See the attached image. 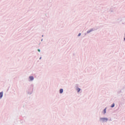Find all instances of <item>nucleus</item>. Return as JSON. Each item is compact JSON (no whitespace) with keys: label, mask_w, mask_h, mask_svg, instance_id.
<instances>
[{"label":"nucleus","mask_w":125,"mask_h":125,"mask_svg":"<svg viewBox=\"0 0 125 125\" xmlns=\"http://www.w3.org/2000/svg\"><path fill=\"white\" fill-rule=\"evenodd\" d=\"M99 121L100 123H102V124H104V123H107V122H108V118L101 117L100 118Z\"/></svg>","instance_id":"nucleus-1"},{"label":"nucleus","mask_w":125,"mask_h":125,"mask_svg":"<svg viewBox=\"0 0 125 125\" xmlns=\"http://www.w3.org/2000/svg\"><path fill=\"white\" fill-rule=\"evenodd\" d=\"M98 29V28H95V27L92 28L90 29L89 30H88L86 32V33H87V34H89V33H91V32H94V31L97 30Z\"/></svg>","instance_id":"nucleus-2"},{"label":"nucleus","mask_w":125,"mask_h":125,"mask_svg":"<svg viewBox=\"0 0 125 125\" xmlns=\"http://www.w3.org/2000/svg\"><path fill=\"white\" fill-rule=\"evenodd\" d=\"M29 82H33V81H34V76H29Z\"/></svg>","instance_id":"nucleus-3"},{"label":"nucleus","mask_w":125,"mask_h":125,"mask_svg":"<svg viewBox=\"0 0 125 125\" xmlns=\"http://www.w3.org/2000/svg\"><path fill=\"white\" fill-rule=\"evenodd\" d=\"M2 97H3V92H0V99H1V98H2Z\"/></svg>","instance_id":"nucleus-4"},{"label":"nucleus","mask_w":125,"mask_h":125,"mask_svg":"<svg viewBox=\"0 0 125 125\" xmlns=\"http://www.w3.org/2000/svg\"><path fill=\"white\" fill-rule=\"evenodd\" d=\"M32 85V91L31 92H28V94H29V95H31V94H32V93H33V91L34 90V85Z\"/></svg>","instance_id":"nucleus-5"},{"label":"nucleus","mask_w":125,"mask_h":125,"mask_svg":"<svg viewBox=\"0 0 125 125\" xmlns=\"http://www.w3.org/2000/svg\"><path fill=\"white\" fill-rule=\"evenodd\" d=\"M106 110H107V107H105L102 111V113L104 115H105V114H106Z\"/></svg>","instance_id":"nucleus-6"},{"label":"nucleus","mask_w":125,"mask_h":125,"mask_svg":"<svg viewBox=\"0 0 125 125\" xmlns=\"http://www.w3.org/2000/svg\"><path fill=\"white\" fill-rule=\"evenodd\" d=\"M76 90H77L78 93H79V92H80V91H81V88H79L78 87H77L76 88Z\"/></svg>","instance_id":"nucleus-7"},{"label":"nucleus","mask_w":125,"mask_h":125,"mask_svg":"<svg viewBox=\"0 0 125 125\" xmlns=\"http://www.w3.org/2000/svg\"><path fill=\"white\" fill-rule=\"evenodd\" d=\"M63 88H61L60 89V93L61 94H62V93H63Z\"/></svg>","instance_id":"nucleus-8"},{"label":"nucleus","mask_w":125,"mask_h":125,"mask_svg":"<svg viewBox=\"0 0 125 125\" xmlns=\"http://www.w3.org/2000/svg\"><path fill=\"white\" fill-rule=\"evenodd\" d=\"M110 107L111 108H114L115 107V103L112 104Z\"/></svg>","instance_id":"nucleus-9"},{"label":"nucleus","mask_w":125,"mask_h":125,"mask_svg":"<svg viewBox=\"0 0 125 125\" xmlns=\"http://www.w3.org/2000/svg\"><path fill=\"white\" fill-rule=\"evenodd\" d=\"M82 35V33H79L78 37H80V36Z\"/></svg>","instance_id":"nucleus-10"},{"label":"nucleus","mask_w":125,"mask_h":125,"mask_svg":"<svg viewBox=\"0 0 125 125\" xmlns=\"http://www.w3.org/2000/svg\"><path fill=\"white\" fill-rule=\"evenodd\" d=\"M38 51L39 52H41V49H38Z\"/></svg>","instance_id":"nucleus-11"},{"label":"nucleus","mask_w":125,"mask_h":125,"mask_svg":"<svg viewBox=\"0 0 125 125\" xmlns=\"http://www.w3.org/2000/svg\"><path fill=\"white\" fill-rule=\"evenodd\" d=\"M39 59L41 60V59H42V57H41Z\"/></svg>","instance_id":"nucleus-12"},{"label":"nucleus","mask_w":125,"mask_h":125,"mask_svg":"<svg viewBox=\"0 0 125 125\" xmlns=\"http://www.w3.org/2000/svg\"><path fill=\"white\" fill-rule=\"evenodd\" d=\"M42 41H43V40H42H42H41V42H42Z\"/></svg>","instance_id":"nucleus-13"},{"label":"nucleus","mask_w":125,"mask_h":125,"mask_svg":"<svg viewBox=\"0 0 125 125\" xmlns=\"http://www.w3.org/2000/svg\"><path fill=\"white\" fill-rule=\"evenodd\" d=\"M42 37H43V35H42Z\"/></svg>","instance_id":"nucleus-14"}]
</instances>
